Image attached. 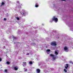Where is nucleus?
I'll use <instances>...</instances> for the list:
<instances>
[{"label":"nucleus","instance_id":"obj_21","mask_svg":"<svg viewBox=\"0 0 73 73\" xmlns=\"http://www.w3.org/2000/svg\"><path fill=\"white\" fill-rule=\"evenodd\" d=\"M2 61V59H1V58H0V62L1 61Z\"/></svg>","mask_w":73,"mask_h":73},{"label":"nucleus","instance_id":"obj_16","mask_svg":"<svg viewBox=\"0 0 73 73\" xmlns=\"http://www.w3.org/2000/svg\"><path fill=\"white\" fill-rule=\"evenodd\" d=\"M47 52H50V49H48L47 50Z\"/></svg>","mask_w":73,"mask_h":73},{"label":"nucleus","instance_id":"obj_23","mask_svg":"<svg viewBox=\"0 0 73 73\" xmlns=\"http://www.w3.org/2000/svg\"><path fill=\"white\" fill-rule=\"evenodd\" d=\"M5 72H7V70H5Z\"/></svg>","mask_w":73,"mask_h":73},{"label":"nucleus","instance_id":"obj_25","mask_svg":"<svg viewBox=\"0 0 73 73\" xmlns=\"http://www.w3.org/2000/svg\"><path fill=\"white\" fill-rule=\"evenodd\" d=\"M62 0V1H66L65 0Z\"/></svg>","mask_w":73,"mask_h":73},{"label":"nucleus","instance_id":"obj_5","mask_svg":"<svg viewBox=\"0 0 73 73\" xmlns=\"http://www.w3.org/2000/svg\"><path fill=\"white\" fill-rule=\"evenodd\" d=\"M64 50L67 52L68 51V48L67 47L65 46L64 48Z\"/></svg>","mask_w":73,"mask_h":73},{"label":"nucleus","instance_id":"obj_8","mask_svg":"<svg viewBox=\"0 0 73 73\" xmlns=\"http://www.w3.org/2000/svg\"><path fill=\"white\" fill-rule=\"evenodd\" d=\"M5 5V3L4 2H2L1 4V6H2V5Z\"/></svg>","mask_w":73,"mask_h":73},{"label":"nucleus","instance_id":"obj_6","mask_svg":"<svg viewBox=\"0 0 73 73\" xmlns=\"http://www.w3.org/2000/svg\"><path fill=\"white\" fill-rule=\"evenodd\" d=\"M36 71H37V72L38 73H40V69H36Z\"/></svg>","mask_w":73,"mask_h":73},{"label":"nucleus","instance_id":"obj_12","mask_svg":"<svg viewBox=\"0 0 73 73\" xmlns=\"http://www.w3.org/2000/svg\"><path fill=\"white\" fill-rule=\"evenodd\" d=\"M29 64H33V62L32 61H30L29 62Z\"/></svg>","mask_w":73,"mask_h":73},{"label":"nucleus","instance_id":"obj_11","mask_svg":"<svg viewBox=\"0 0 73 73\" xmlns=\"http://www.w3.org/2000/svg\"><path fill=\"white\" fill-rule=\"evenodd\" d=\"M7 64L8 65H9V64H10V62H9L7 61Z\"/></svg>","mask_w":73,"mask_h":73},{"label":"nucleus","instance_id":"obj_2","mask_svg":"<svg viewBox=\"0 0 73 73\" xmlns=\"http://www.w3.org/2000/svg\"><path fill=\"white\" fill-rule=\"evenodd\" d=\"M20 13L21 15H22V16H25L27 14V13H26L24 11H21L20 12Z\"/></svg>","mask_w":73,"mask_h":73},{"label":"nucleus","instance_id":"obj_26","mask_svg":"<svg viewBox=\"0 0 73 73\" xmlns=\"http://www.w3.org/2000/svg\"><path fill=\"white\" fill-rule=\"evenodd\" d=\"M29 53H27V55H29Z\"/></svg>","mask_w":73,"mask_h":73},{"label":"nucleus","instance_id":"obj_4","mask_svg":"<svg viewBox=\"0 0 73 73\" xmlns=\"http://www.w3.org/2000/svg\"><path fill=\"white\" fill-rule=\"evenodd\" d=\"M56 42H52L51 43V45L52 46H56Z\"/></svg>","mask_w":73,"mask_h":73},{"label":"nucleus","instance_id":"obj_28","mask_svg":"<svg viewBox=\"0 0 73 73\" xmlns=\"http://www.w3.org/2000/svg\"><path fill=\"white\" fill-rule=\"evenodd\" d=\"M19 43H20V42H19Z\"/></svg>","mask_w":73,"mask_h":73},{"label":"nucleus","instance_id":"obj_9","mask_svg":"<svg viewBox=\"0 0 73 73\" xmlns=\"http://www.w3.org/2000/svg\"><path fill=\"white\" fill-rule=\"evenodd\" d=\"M50 56L51 57H54V55H53V54H50Z\"/></svg>","mask_w":73,"mask_h":73},{"label":"nucleus","instance_id":"obj_14","mask_svg":"<svg viewBox=\"0 0 73 73\" xmlns=\"http://www.w3.org/2000/svg\"><path fill=\"white\" fill-rule=\"evenodd\" d=\"M13 38L14 40V39H16V37H14V36H13Z\"/></svg>","mask_w":73,"mask_h":73},{"label":"nucleus","instance_id":"obj_19","mask_svg":"<svg viewBox=\"0 0 73 73\" xmlns=\"http://www.w3.org/2000/svg\"><path fill=\"white\" fill-rule=\"evenodd\" d=\"M70 63H71V64H73V62H72V61H70Z\"/></svg>","mask_w":73,"mask_h":73},{"label":"nucleus","instance_id":"obj_13","mask_svg":"<svg viewBox=\"0 0 73 73\" xmlns=\"http://www.w3.org/2000/svg\"><path fill=\"white\" fill-rule=\"evenodd\" d=\"M64 70L66 73L67 72V70H66V69H64Z\"/></svg>","mask_w":73,"mask_h":73},{"label":"nucleus","instance_id":"obj_10","mask_svg":"<svg viewBox=\"0 0 73 73\" xmlns=\"http://www.w3.org/2000/svg\"><path fill=\"white\" fill-rule=\"evenodd\" d=\"M55 54H56V55H57V54H58V52L57 51L55 52Z\"/></svg>","mask_w":73,"mask_h":73},{"label":"nucleus","instance_id":"obj_18","mask_svg":"<svg viewBox=\"0 0 73 73\" xmlns=\"http://www.w3.org/2000/svg\"><path fill=\"white\" fill-rule=\"evenodd\" d=\"M4 21H6V20H7V19L6 18H4Z\"/></svg>","mask_w":73,"mask_h":73},{"label":"nucleus","instance_id":"obj_17","mask_svg":"<svg viewBox=\"0 0 73 73\" xmlns=\"http://www.w3.org/2000/svg\"><path fill=\"white\" fill-rule=\"evenodd\" d=\"M66 67L68 68V67H69V65H68V64H66Z\"/></svg>","mask_w":73,"mask_h":73},{"label":"nucleus","instance_id":"obj_7","mask_svg":"<svg viewBox=\"0 0 73 73\" xmlns=\"http://www.w3.org/2000/svg\"><path fill=\"white\" fill-rule=\"evenodd\" d=\"M39 6L38 5V3H36L35 4V7H36V8H37Z\"/></svg>","mask_w":73,"mask_h":73},{"label":"nucleus","instance_id":"obj_24","mask_svg":"<svg viewBox=\"0 0 73 73\" xmlns=\"http://www.w3.org/2000/svg\"><path fill=\"white\" fill-rule=\"evenodd\" d=\"M23 64H26V62H23Z\"/></svg>","mask_w":73,"mask_h":73},{"label":"nucleus","instance_id":"obj_15","mask_svg":"<svg viewBox=\"0 0 73 73\" xmlns=\"http://www.w3.org/2000/svg\"><path fill=\"white\" fill-rule=\"evenodd\" d=\"M56 57H54L53 58V60H55V59H56Z\"/></svg>","mask_w":73,"mask_h":73},{"label":"nucleus","instance_id":"obj_22","mask_svg":"<svg viewBox=\"0 0 73 73\" xmlns=\"http://www.w3.org/2000/svg\"><path fill=\"white\" fill-rule=\"evenodd\" d=\"M65 69H68V67H67L65 66Z\"/></svg>","mask_w":73,"mask_h":73},{"label":"nucleus","instance_id":"obj_27","mask_svg":"<svg viewBox=\"0 0 73 73\" xmlns=\"http://www.w3.org/2000/svg\"><path fill=\"white\" fill-rule=\"evenodd\" d=\"M27 69H26L25 70V71H27Z\"/></svg>","mask_w":73,"mask_h":73},{"label":"nucleus","instance_id":"obj_1","mask_svg":"<svg viewBox=\"0 0 73 73\" xmlns=\"http://www.w3.org/2000/svg\"><path fill=\"white\" fill-rule=\"evenodd\" d=\"M52 20L55 21V23H57L58 21V19L57 18H56L55 16H54L52 18Z\"/></svg>","mask_w":73,"mask_h":73},{"label":"nucleus","instance_id":"obj_3","mask_svg":"<svg viewBox=\"0 0 73 73\" xmlns=\"http://www.w3.org/2000/svg\"><path fill=\"white\" fill-rule=\"evenodd\" d=\"M13 68H14L15 70H18V67L17 66H13Z\"/></svg>","mask_w":73,"mask_h":73},{"label":"nucleus","instance_id":"obj_20","mask_svg":"<svg viewBox=\"0 0 73 73\" xmlns=\"http://www.w3.org/2000/svg\"><path fill=\"white\" fill-rule=\"evenodd\" d=\"M17 20H20V19H19V17H17Z\"/></svg>","mask_w":73,"mask_h":73}]
</instances>
